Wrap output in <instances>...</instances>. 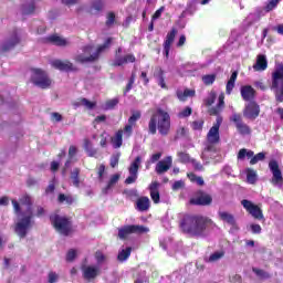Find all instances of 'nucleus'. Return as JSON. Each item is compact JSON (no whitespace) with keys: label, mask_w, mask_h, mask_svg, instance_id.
<instances>
[{"label":"nucleus","mask_w":283,"mask_h":283,"mask_svg":"<svg viewBox=\"0 0 283 283\" xmlns=\"http://www.w3.org/2000/svg\"><path fill=\"white\" fill-rule=\"evenodd\" d=\"M157 129L161 136H167L171 129V116L163 108H157L148 123L149 134H156Z\"/></svg>","instance_id":"obj_2"},{"label":"nucleus","mask_w":283,"mask_h":283,"mask_svg":"<svg viewBox=\"0 0 283 283\" xmlns=\"http://www.w3.org/2000/svg\"><path fill=\"white\" fill-rule=\"evenodd\" d=\"M59 202H66V205H72L74 202V199L71 196H65L61 193L59 196Z\"/></svg>","instance_id":"obj_56"},{"label":"nucleus","mask_w":283,"mask_h":283,"mask_svg":"<svg viewBox=\"0 0 283 283\" xmlns=\"http://www.w3.org/2000/svg\"><path fill=\"white\" fill-rule=\"evenodd\" d=\"M59 281V274L56 272L49 273V283H54Z\"/></svg>","instance_id":"obj_64"},{"label":"nucleus","mask_w":283,"mask_h":283,"mask_svg":"<svg viewBox=\"0 0 283 283\" xmlns=\"http://www.w3.org/2000/svg\"><path fill=\"white\" fill-rule=\"evenodd\" d=\"M216 98H218V95H216V92H210L205 99V105L207 107H211V105L216 103Z\"/></svg>","instance_id":"obj_46"},{"label":"nucleus","mask_w":283,"mask_h":283,"mask_svg":"<svg viewBox=\"0 0 283 283\" xmlns=\"http://www.w3.org/2000/svg\"><path fill=\"white\" fill-rule=\"evenodd\" d=\"M118 180H120V175H113L108 180L107 186L103 189V193H109V191H112V187H114V185H116Z\"/></svg>","instance_id":"obj_31"},{"label":"nucleus","mask_w":283,"mask_h":283,"mask_svg":"<svg viewBox=\"0 0 283 283\" xmlns=\"http://www.w3.org/2000/svg\"><path fill=\"white\" fill-rule=\"evenodd\" d=\"M140 157H136L135 160L130 164L128 171L130 176L125 180L126 185H134L138 180V168L140 167Z\"/></svg>","instance_id":"obj_16"},{"label":"nucleus","mask_w":283,"mask_h":283,"mask_svg":"<svg viewBox=\"0 0 283 283\" xmlns=\"http://www.w3.org/2000/svg\"><path fill=\"white\" fill-rule=\"evenodd\" d=\"M112 43V38H108L105 43L101 46H98L96 50L94 49L93 45H86L83 48V54H77L75 55V61L77 63H92L94 61H96V59H98L101 52H104L105 50H107V48H109Z\"/></svg>","instance_id":"obj_4"},{"label":"nucleus","mask_w":283,"mask_h":283,"mask_svg":"<svg viewBox=\"0 0 283 283\" xmlns=\"http://www.w3.org/2000/svg\"><path fill=\"white\" fill-rule=\"evenodd\" d=\"M118 160H120V154H115L111 157V167H116L118 165Z\"/></svg>","instance_id":"obj_61"},{"label":"nucleus","mask_w":283,"mask_h":283,"mask_svg":"<svg viewBox=\"0 0 283 283\" xmlns=\"http://www.w3.org/2000/svg\"><path fill=\"white\" fill-rule=\"evenodd\" d=\"M164 72L163 69H156L154 76L155 78H157V83L158 85H160L163 87V90L167 88V84H165V77L163 76Z\"/></svg>","instance_id":"obj_36"},{"label":"nucleus","mask_w":283,"mask_h":283,"mask_svg":"<svg viewBox=\"0 0 283 283\" xmlns=\"http://www.w3.org/2000/svg\"><path fill=\"white\" fill-rule=\"evenodd\" d=\"M222 109H224V93H221L219 95L217 106L210 108L209 114L211 116H218V114H220V112H222Z\"/></svg>","instance_id":"obj_26"},{"label":"nucleus","mask_w":283,"mask_h":283,"mask_svg":"<svg viewBox=\"0 0 283 283\" xmlns=\"http://www.w3.org/2000/svg\"><path fill=\"white\" fill-rule=\"evenodd\" d=\"M211 227H216L213 221L200 216H186L180 222V229L191 238H207V231Z\"/></svg>","instance_id":"obj_1"},{"label":"nucleus","mask_w":283,"mask_h":283,"mask_svg":"<svg viewBox=\"0 0 283 283\" xmlns=\"http://www.w3.org/2000/svg\"><path fill=\"white\" fill-rule=\"evenodd\" d=\"M138 211H148L150 207L149 197H142L136 202Z\"/></svg>","instance_id":"obj_29"},{"label":"nucleus","mask_w":283,"mask_h":283,"mask_svg":"<svg viewBox=\"0 0 283 283\" xmlns=\"http://www.w3.org/2000/svg\"><path fill=\"white\" fill-rule=\"evenodd\" d=\"M171 165H174V159L171 156H168L164 160L157 163L155 171L158 176H161V174H167V171L171 169Z\"/></svg>","instance_id":"obj_17"},{"label":"nucleus","mask_w":283,"mask_h":283,"mask_svg":"<svg viewBox=\"0 0 283 283\" xmlns=\"http://www.w3.org/2000/svg\"><path fill=\"white\" fill-rule=\"evenodd\" d=\"M177 156L180 163H191V157L187 153L179 151Z\"/></svg>","instance_id":"obj_53"},{"label":"nucleus","mask_w":283,"mask_h":283,"mask_svg":"<svg viewBox=\"0 0 283 283\" xmlns=\"http://www.w3.org/2000/svg\"><path fill=\"white\" fill-rule=\"evenodd\" d=\"M49 41L51 43H53L54 45H60V46H65V45L70 44V42L66 39L59 36V35L49 36Z\"/></svg>","instance_id":"obj_32"},{"label":"nucleus","mask_w":283,"mask_h":283,"mask_svg":"<svg viewBox=\"0 0 283 283\" xmlns=\"http://www.w3.org/2000/svg\"><path fill=\"white\" fill-rule=\"evenodd\" d=\"M50 220L54 229L57 233H61V235H70V233H72V223L70 222V219L59 214H52Z\"/></svg>","instance_id":"obj_6"},{"label":"nucleus","mask_w":283,"mask_h":283,"mask_svg":"<svg viewBox=\"0 0 283 283\" xmlns=\"http://www.w3.org/2000/svg\"><path fill=\"white\" fill-rule=\"evenodd\" d=\"M84 149L87 156H90L91 158H93V156H96L97 154L96 149H94V146L92 145V142L90 139H84Z\"/></svg>","instance_id":"obj_38"},{"label":"nucleus","mask_w":283,"mask_h":283,"mask_svg":"<svg viewBox=\"0 0 283 283\" xmlns=\"http://www.w3.org/2000/svg\"><path fill=\"white\" fill-rule=\"evenodd\" d=\"M159 187L160 184L158 181H154L149 186L150 198L155 202V205H158V202H160V192L158 191Z\"/></svg>","instance_id":"obj_24"},{"label":"nucleus","mask_w":283,"mask_h":283,"mask_svg":"<svg viewBox=\"0 0 283 283\" xmlns=\"http://www.w3.org/2000/svg\"><path fill=\"white\" fill-rule=\"evenodd\" d=\"M21 38L19 36V31L14 30L1 44L0 50L2 52H10L19 45Z\"/></svg>","instance_id":"obj_11"},{"label":"nucleus","mask_w":283,"mask_h":283,"mask_svg":"<svg viewBox=\"0 0 283 283\" xmlns=\"http://www.w3.org/2000/svg\"><path fill=\"white\" fill-rule=\"evenodd\" d=\"M112 145L115 149H118L123 146V130H118L115 136L112 138Z\"/></svg>","instance_id":"obj_33"},{"label":"nucleus","mask_w":283,"mask_h":283,"mask_svg":"<svg viewBox=\"0 0 283 283\" xmlns=\"http://www.w3.org/2000/svg\"><path fill=\"white\" fill-rule=\"evenodd\" d=\"M129 255H132V248L122 249L118 252L117 260L119 262H127V260H129Z\"/></svg>","instance_id":"obj_35"},{"label":"nucleus","mask_w":283,"mask_h":283,"mask_svg":"<svg viewBox=\"0 0 283 283\" xmlns=\"http://www.w3.org/2000/svg\"><path fill=\"white\" fill-rule=\"evenodd\" d=\"M243 116L249 120H255V118L260 116V105H258V103L255 102H250L245 104V107L243 109Z\"/></svg>","instance_id":"obj_15"},{"label":"nucleus","mask_w":283,"mask_h":283,"mask_svg":"<svg viewBox=\"0 0 283 283\" xmlns=\"http://www.w3.org/2000/svg\"><path fill=\"white\" fill-rule=\"evenodd\" d=\"M241 97L243 101H253L255 98V88L251 85L241 86Z\"/></svg>","instance_id":"obj_23"},{"label":"nucleus","mask_w":283,"mask_h":283,"mask_svg":"<svg viewBox=\"0 0 283 283\" xmlns=\"http://www.w3.org/2000/svg\"><path fill=\"white\" fill-rule=\"evenodd\" d=\"M149 279H147V272L139 271L135 274L134 283H148Z\"/></svg>","instance_id":"obj_42"},{"label":"nucleus","mask_w":283,"mask_h":283,"mask_svg":"<svg viewBox=\"0 0 283 283\" xmlns=\"http://www.w3.org/2000/svg\"><path fill=\"white\" fill-rule=\"evenodd\" d=\"M103 6H105L103 0H94L90 9L91 14H98L103 10Z\"/></svg>","instance_id":"obj_34"},{"label":"nucleus","mask_w":283,"mask_h":283,"mask_svg":"<svg viewBox=\"0 0 283 283\" xmlns=\"http://www.w3.org/2000/svg\"><path fill=\"white\" fill-rule=\"evenodd\" d=\"M201 158L206 165H209L211 160H214V163H220L222 159L220 151H218V148H216L213 145H206V148L201 154Z\"/></svg>","instance_id":"obj_9"},{"label":"nucleus","mask_w":283,"mask_h":283,"mask_svg":"<svg viewBox=\"0 0 283 283\" xmlns=\"http://www.w3.org/2000/svg\"><path fill=\"white\" fill-rule=\"evenodd\" d=\"M221 258H224V252H214L209 256V262H218Z\"/></svg>","instance_id":"obj_54"},{"label":"nucleus","mask_w":283,"mask_h":283,"mask_svg":"<svg viewBox=\"0 0 283 283\" xmlns=\"http://www.w3.org/2000/svg\"><path fill=\"white\" fill-rule=\"evenodd\" d=\"M140 118V112H135L132 114V116L128 118V124L135 126L136 122Z\"/></svg>","instance_id":"obj_55"},{"label":"nucleus","mask_w":283,"mask_h":283,"mask_svg":"<svg viewBox=\"0 0 283 283\" xmlns=\"http://www.w3.org/2000/svg\"><path fill=\"white\" fill-rule=\"evenodd\" d=\"M237 129L239 134H242V136H249V134H251V127L243 122L237 125Z\"/></svg>","instance_id":"obj_43"},{"label":"nucleus","mask_w":283,"mask_h":283,"mask_svg":"<svg viewBox=\"0 0 283 283\" xmlns=\"http://www.w3.org/2000/svg\"><path fill=\"white\" fill-rule=\"evenodd\" d=\"M77 255H78V251L74 249L69 250L66 253V262H74Z\"/></svg>","instance_id":"obj_51"},{"label":"nucleus","mask_w":283,"mask_h":283,"mask_svg":"<svg viewBox=\"0 0 283 283\" xmlns=\"http://www.w3.org/2000/svg\"><path fill=\"white\" fill-rule=\"evenodd\" d=\"M191 107L187 106L181 112L178 113V118H189L192 114Z\"/></svg>","instance_id":"obj_50"},{"label":"nucleus","mask_w":283,"mask_h":283,"mask_svg":"<svg viewBox=\"0 0 283 283\" xmlns=\"http://www.w3.org/2000/svg\"><path fill=\"white\" fill-rule=\"evenodd\" d=\"M176 34H178V30L171 29V31L166 36V41L164 44V52L166 56H169V50H171V43H174V40L176 39Z\"/></svg>","instance_id":"obj_22"},{"label":"nucleus","mask_w":283,"mask_h":283,"mask_svg":"<svg viewBox=\"0 0 283 283\" xmlns=\"http://www.w3.org/2000/svg\"><path fill=\"white\" fill-rule=\"evenodd\" d=\"M118 105V98H113L106 102L105 109H114Z\"/></svg>","instance_id":"obj_57"},{"label":"nucleus","mask_w":283,"mask_h":283,"mask_svg":"<svg viewBox=\"0 0 283 283\" xmlns=\"http://www.w3.org/2000/svg\"><path fill=\"white\" fill-rule=\"evenodd\" d=\"M272 90L277 103H283V64H277L272 73Z\"/></svg>","instance_id":"obj_5"},{"label":"nucleus","mask_w":283,"mask_h":283,"mask_svg":"<svg viewBox=\"0 0 283 283\" xmlns=\"http://www.w3.org/2000/svg\"><path fill=\"white\" fill-rule=\"evenodd\" d=\"M81 174V169L78 168H75L73 169V171L71 172V180H72V184H73V187H81V178H78Z\"/></svg>","instance_id":"obj_37"},{"label":"nucleus","mask_w":283,"mask_h":283,"mask_svg":"<svg viewBox=\"0 0 283 283\" xmlns=\"http://www.w3.org/2000/svg\"><path fill=\"white\" fill-rule=\"evenodd\" d=\"M203 125H205V120L198 119V120L192 122L191 127H192V129L198 132V130L202 129Z\"/></svg>","instance_id":"obj_58"},{"label":"nucleus","mask_w":283,"mask_h":283,"mask_svg":"<svg viewBox=\"0 0 283 283\" xmlns=\"http://www.w3.org/2000/svg\"><path fill=\"white\" fill-rule=\"evenodd\" d=\"M51 65L55 70H60V72H72L74 70V65L70 61L54 60Z\"/></svg>","instance_id":"obj_19"},{"label":"nucleus","mask_w":283,"mask_h":283,"mask_svg":"<svg viewBox=\"0 0 283 283\" xmlns=\"http://www.w3.org/2000/svg\"><path fill=\"white\" fill-rule=\"evenodd\" d=\"M269 169L272 174L271 182L274 187H282L283 178L282 170H280V164L276 160H271L269 163Z\"/></svg>","instance_id":"obj_12"},{"label":"nucleus","mask_w":283,"mask_h":283,"mask_svg":"<svg viewBox=\"0 0 283 283\" xmlns=\"http://www.w3.org/2000/svg\"><path fill=\"white\" fill-rule=\"evenodd\" d=\"M36 10V6L34 4V0H31L30 2H27L22 6V12L23 14H32Z\"/></svg>","instance_id":"obj_41"},{"label":"nucleus","mask_w":283,"mask_h":283,"mask_svg":"<svg viewBox=\"0 0 283 283\" xmlns=\"http://www.w3.org/2000/svg\"><path fill=\"white\" fill-rule=\"evenodd\" d=\"M148 231L149 228L144 226H124L123 228L118 229V238L120 240H125V238L132 235V233H147Z\"/></svg>","instance_id":"obj_10"},{"label":"nucleus","mask_w":283,"mask_h":283,"mask_svg":"<svg viewBox=\"0 0 283 283\" xmlns=\"http://www.w3.org/2000/svg\"><path fill=\"white\" fill-rule=\"evenodd\" d=\"M51 120L53 123H61V120H63V115H61V113H52Z\"/></svg>","instance_id":"obj_60"},{"label":"nucleus","mask_w":283,"mask_h":283,"mask_svg":"<svg viewBox=\"0 0 283 283\" xmlns=\"http://www.w3.org/2000/svg\"><path fill=\"white\" fill-rule=\"evenodd\" d=\"M122 132L124 133V136H126V138H129V136H132V132H134V125L128 123Z\"/></svg>","instance_id":"obj_59"},{"label":"nucleus","mask_w":283,"mask_h":283,"mask_svg":"<svg viewBox=\"0 0 283 283\" xmlns=\"http://www.w3.org/2000/svg\"><path fill=\"white\" fill-rule=\"evenodd\" d=\"M261 17H264V11L258 10L254 13H250L248 17V20L250 21V23H255V21H260Z\"/></svg>","instance_id":"obj_45"},{"label":"nucleus","mask_w":283,"mask_h":283,"mask_svg":"<svg viewBox=\"0 0 283 283\" xmlns=\"http://www.w3.org/2000/svg\"><path fill=\"white\" fill-rule=\"evenodd\" d=\"M185 187V181L178 180L172 184V190L179 191V189H182Z\"/></svg>","instance_id":"obj_62"},{"label":"nucleus","mask_w":283,"mask_h":283,"mask_svg":"<svg viewBox=\"0 0 283 283\" xmlns=\"http://www.w3.org/2000/svg\"><path fill=\"white\" fill-rule=\"evenodd\" d=\"M247 181L250 185H255L258 182V172L251 168L247 169Z\"/></svg>","instance_id":"obj_40"},{"label":"nucleus","mask_w":283,"mask_h":283,"mask_svg":"<svg viewBox=\"0 0 283 283\" xmlns=\"http://www.w3.org/2000/svg\"><path fill=\"white\" fill-rule=\"evenodd\" d=\"M202 82L205 83V85H213V83H216V75H205L202 76Z\"/></svg>","instance_id":"obj_52"},{"label":"nucleus","mask_w":283,"mask_h":283,"mask_svg":"<svg viewBox=\"0 0 283 283\" xmlns=\"http://www.w3.org/2000/svg\"><path fill=\"white\" fill-rule=\"evenodd\" d=\"M252 271L255 273V275H258V277H269V274L261 269L253 268Z\"/></svg>","instance_id":"obj_63"},{"label":"nucleus","mask_w":283,"mask_h":283,"mask_svg":"<svg viewBox=\"0 0 283 283\" xmlns=\"http://www.w3.org/2000/svg\"><path fill=\"white\" fill-rule=\"evenodd\" d=\"M269 67V61L266 60V55L264 54H259L256 56V62L253 65L254 72H264Z\"/></svg>","instance_id":"obj_21"},{"label":"nucleus","mask_w":283,"mask_h":283,"mask_svg":"<svg viewBox=\"0 0 283 283\" xmlns=\"http://www.w3.org/2000/svg\"><path fill=\"white\" fill-rule=\"evenodd\" d=\"M136 56L134 54H127L124 57L116 56V59L113 62V65L115 67H120V65H125V63H135Z\"/></svg>","instance_id":"obj_25"},{"label":"nucleus","mask_w":283,"mask_h":283,"mask_svg":"<svg viewBox=\"0 0 283 283\" xmlns=\"http://www.w3.org/2000/svg\"><path fill=\"white\" fill-rule=\"evenodd\" d=\"M116 23V13L115 12H108L106 14V28H112Z\"/></svg>","instance_id":"obj_48"},{"label":"nucleus","mask_w":283,"mask_h":283,"mask_svg":"<svg viewBox=\"0 0 283 283\" xmlns=\"http://www.w3.org/2000/svg\"><path fill=\"white\" fill-rule=\"evenodd\" d=\"M277 3H280V0H269L264 7V12H271L275 10L277 8Z\"/></svg>","instance_id":"obj_47"},{"label":"nucleus","mask_w":283,"mask_h":283,"mask_svg":"<svg viewBox=\"0 0 283 283\" xmlns=\"http://www.w3.org/2000/svg\"><path fill=\"white\" fill-rule=\"evenodd\" d=\"M220 125H222V117L218 116L213 126L209 129L207 134L206 145H218L220 143Z\"/></svg>","instance_id":"obj_8"},{"label":"nucleus","mask_w":283,"mask_h":283,"mask_svg":"<svg viewBox=\"0 0 283 283\" xmlns=\"http://www.w3.org/2000/svg\"><path fill=\"white\" fill-rule=\"evenodd\" d=\"M237 80H238V71H234L231 74V76H230V78L227 83V86H226V93L227 94H231V92H233V87H235V81Z\"/></svg>","instance_id":"obj_30"},{"label":"nucleus","mask_w":283,"mask_h":283,"mask_svg":"<svg viewBox=\"0 0 283 283\" xmlns=\"http://www.w3.org/2000/svg\"><path fill=\"white\" fill-rule=\"evenodd\" d=\"M213 202V199L210 195L200 192L197 198L190 199V205H199L202 207H207V205H211Z\"/></svg>","instance_id":"obj_18"},{"label":"nucleus","mask_w":283,"mask_h":283,"mask_svg":"<svg viewBox=\"0 0 283 283\" xmlns=\"http://www.w3.org/2000/svg\"><path fill=\"white\" fill-rule=\"evenodd\" d=\"M11 202L14 213L18 216L14 232L17 233V235H19V238H25L30 229L34 227V221L32 220V218H34V214L31 211L24 213L21 212V206H19V201H17L15 199H13Z\"/></svg>","instance_id":"obj_3"},{"label":"nucleus","mask_w":283,"mask_h":283,"mask_svg":"<svg viewBox=\"0 0 283 283\" xmlns=\"http://www.w3.org/2000/svg\"><path fill=\"white\" fill-rule=\"evenodd\" d=\"M31 82L41 90H48L52 85V80L48 76V73L41 69L31 70Z\"/></svg>","instance_id":"obj_7"},{"label":"nucleus","mask_w":283,"mask_h":283,"mask_svg":"<svg viewBox=\"0 0 283 283\" xmlns=\"http://www.w3.org/2000/svg\"><path fill=\"white\" fill-rule=\"evenodd\" d=\"M242 207L254 218L255 220H264V213H262V209L252 201H249L247 199H243L241 201Z\"/></svg>","instance_id":"obj_13"},{"label":"nucleus","mask_w":283,"mask_h":283,"mask_svg":"<svg viewBox=\"0 0 283 283\" xmlns=\"http://www.w3.org/2000/svg\"><path fill=\"white\" fill-rule=\"evenodd\" d=\"M218 216L222 222H227V224H230V227H235V217L227 211H219Z\"/></svg>","instance_id":"obj_27"},{"label":"nucleus","mask_w":283,"mask_h":283,"mask_svg":"<svg viewBox=\"0 0 283 283\" xmlns=\"http://www.w3.org/2000/svg\"><path fill=\"white\" fill-rule=\"evenodd\" d=\"M82 274L84 280L87 282H92V280H96L98 275H101V268L98 265H82Z\"/></svg>","instance_id":"obj_14"},{"label":"nucleus","mask_w":283,"mask_h":283,"mask_svg":"<svg viewBox=\"0 0 283 283\" xmlns=\"http://www.w3.org/2000/svg\"><path fill=\"white\" fill-rule=\"evenodd\" d=\"M193 96H196V91L195 90L186 88L185 91H182V90L177 91V97L181 102H185V101H187V98H191Z\"/></svg>","instance_id":"obj_28"},{"label":"nucleus","mask_w":283,"mask_h":283,"mask_svg":"<svg viewBox=\"0 0 283 283\" xmlns=\"http://www.w3.org/2000/svg\"><path fill=\"white\" fill-rule=\"evenodd\" d=\"M253 150H249L247 148H241L237 155L238 160H244L245 158H253Z\"/></svg>","instance_id":"obj_39"},{"label":"nucleus","mask_w":283,"mask_h":283,"mask_svg":"<svg viewBox=\"0 0 283 283\" xmlns=\"http://www.w3.org/2000/svg\"><path fill=\"white\" fill-rule=\"evenodd\" d=\"M75 105L77 107L83 105L84 107H86V109H94V107H96V103L90 102L87 98L80 99V102H77Z\"/></svg>","instance_id":"obj_44"},{"label":"nucleus","mask_w":283,"mask_h":283,"mask_svg":"<svg viewBox=\"0 0 283 283\" xmlns=\"http://www.w3.org/2000/svg\"><path fill=\"white\" fill-rule=\"evenodd\" d=\"M19 207L21 209V213H32V197L29 195H24L20 198Z\"/></svg>","instance_id":"obj_20"},{"label":"nucleus","mask_w":283,"mask_h":283,"mask_svg":"<svg viewBox=\"0 0 283 283\" xmlns=\"http://www.w3.org/2000/svg\"><path fill=\"white\" fill-rule=\"evenodd\" d=\"M266 158V155L264 153H259L256 155H253L250 160V165H258L261 160H264Z\"/></svg>","instance_id":"obj_49"}]
</instances>
